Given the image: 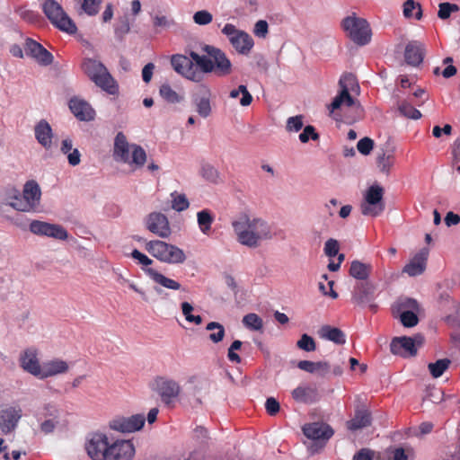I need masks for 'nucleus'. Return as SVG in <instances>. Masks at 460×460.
Here are the masks:
<instances>
[{
    "instance_id": "obj_1",
    "label": "nucleus",
    "mask_w": 460,
    "mask_h": 460,
    "mask_svg": "<svg viewBox=\"0 0 460 460\" xmlns=\"http://www.w3.org/2000/svg\"><path fill=\"white\" fill-rule=\"evenodd\" d=\"M202 49L209 58L195 51H190V57L172 55L171 65L174 71L196 83L203 80L204 74L215 72L217 76H226L232 73V63L220 49L205 45Z\"/></svg>"
},
{
    "instance_id": "obj_2",
    "label": "nucleus",
    "mask_w": 460,
    "mask_h": 460,
    "mask_svg": "<svg viewBox=\"0 0 460 460\" xmlns=\"http://www.w3.org/2000/svg\"><path fill=\"white\" fill-rule=\"evenodd\" d=\"M237 241L249 248H257L262 241L270 240L273 236L271 226L263 218L241 216L232 222Z\"/></svg>"
},
{
    "instance_id": "obj_3",
    "label": "nucleus",
    "mask_w": 460,
    "mask_h": 460,
    "mask_svg": "<svg viewBox=\"0 0 460 460\" xmlns=\"http://www.w3.org/2000/svg\"><path fill=\"white\" fill-rule=\"evenodd\" d=\"M113 158L117 162L139 168L146 164V153L138 145H129L126 136L119 132L114 139Z\"/></svg>"
},
{
    "instance_id": "obj_4",
    "label": "nucleus",
    "mask_w": 460,
    "mask_h": 460,
    "mask_svg": "<svg viewBox=\"0 0 460 460\" xmlns=\"http://www.w3.org/2000/svg\"><path fill=\"white\" fill-rule=\"evenodd\" d=\"M83 70L89 78L103 91L110 94H116L119 86L109 73L106 66L95 59L87 58L82 64Z\"/></svg>"
},
{
    "instance_id": "obj_5",
    "label": "nucleus",
    "mask_w": 460,
    "mask_h": 460,
    "mask_svg": "<svg viewBox=\"0 0 460 460\" xmlns=\"http://www.w3.org/2000/svg\"><path fill=\"white\" fill-rule=\"evenodd\" d=\"M146 249L152 256L163 262L179 264L186 260L185 253L181 249L164 241H150L146 243Z\"/></svg>"
},
{
    "instance_id": "obj_6",
    "label": "nucleus",
    "mask_w": 460,
    "mask_h": 460,
    "mask_svg": "<svg viewBox=\"0 0 460 460\" xmlns=\"http://www.w3.org/2000/svg\"><path fill=\"white\" fill-rule=\"evenodd\" d=\"M43 12L50 22L60 31L74 34L77 27L73 20L55 0H47L43 4Z\"/></svg>"
},
{
    "instance_id": "obj_7",
    "label": "nucleus",
    "mask_w": 460,
    "mask_h": 460,
    "mask_svg": "<svg viewBox=\"0 0 460 460\" xmlns=\"http://www.w3.org/2000/svg\"><path fill=\"white\" fill-rule=\"evenodd\" d=\"M342 28L349 39L358 45L364 46L371 40V30L365 19L348 16L342 21Z\"/></svg>"
},
{
    "instance_id": "obj_8",
    "label": "nucleus",
    "mask_w": 460,
    "mask_h": 460,
    "mask_svg": "<svg viewBox=\"0 0 460 460\" xmlns=\"http://www.w3.org/2000/svg\"><path fill=\"white\" fill-rule=\"evenodd\" d=\"M384 189L379 185L370 186L361 204V213L365 216L377 217L385 209L383 202Z\"/></svg>"
},
{
    "instance_id": "obj_9",
    "label": "nucleus",
    "mask_w": 460,
    "mask_h": 460,
    "mask_svg": "<svg viewBox=\"0 0 460 460\" xmlns=\"http://www.w3.org/2000/svg\"><path fill=\"white\" fill-rule=\"evenodd\" d=\"M375 285L369 281L357 283L352 291L351 302L359 306L369 304L370 309L376 312L377 305L372 304L375 299Z\"/></svg>"
},
{
    "instance_id": "obj_10",
    "label": "nucleus",
    "mask_w": 460,
    "mask_h": 460,
    "mask_svg": "<svg viewBox=\"0 0 460 460\" xmlns=\"http://www.w3.org/2000/svg\"><path fill=\"white\" fill-rule=\"evenodd\" d=\"M109 442L106 435L95 433L85 443V449L93 460H106L109 451Z\"/></svg>"
},
{
    "instance_id": "obj_11",
    "label": "nucleus",
    "mask_w": 460,
    "mask_h": 460,
    "mask_svg": "<svg viewBox=\"0 0 460 460\" xmlns=\"http://www.w3.org/2000/svg\"><path fill=\"white\" fill-rule=\"evenodd\" d=\"M152 388L161 396L162 401L166 404L170 403L173 398L177 397L181 391V387L177 382L164 376L155 378Z\"/></svg>"
},
{
    "instance_id": "obj_12",
    "label": "nucleus",
    "mask_w": 460,
    "mask_h": 460,
    "mask_svg": "<svg viewBox=\"0 0 460 460\" xmlns=\"http://www.w3.org/2000/svg\"><path fill=\"white\" fill-rule=\"evenodd\" d=\"M30 231L37 235L52 237L58 240H66L68 237L67 231L62 226L40 220L31 222Z\"/></svg>"
},
{
    "instance_id": "obj_13",
    "label": "nucleus",
    "mask_w": 460,
    "mask_h": 460,
    "mask_svg": "<svg viewBox=\"0 0 460 460\" xmlns=\"http://www.w3.org/2000/svg\"><path fill=\"white\" fill-rule=\"evenodd\" d=\"M415 342L420 344L422 337L417 336L415 339L406 336L395 337L391 341L390 350L393 354L402 357L415 356L417 353Z\"/></svg>"
},
{
    "instance_id": "obj_14",
    "label": "nucleus",
    "mask_w": 460,
    "mask_h": 460,
    "mask_svg": "<svg viewBox=\"0 0 460 460\" xmlns=\"http://www.w3.org/2000/svg\"><path fill=\"white\" fill-rule=\"evenodd\" d=\"M146 419L143 414H135L130 417H118L111 421V428L119 432H135L141 429Z\"/></svg>"
},
{
    "instance_id": "obj_15",
    "label": "nucleus",
    "mask_w": 460,
    "mask_h": 460,
    "mask_svg": "<svg viewBox=\"0 0 460 460\" xmlns=\"http://www.w3.org/2000/svg\"><path fill=\"white\" fill-rule=\"evenodd\" d=\"M21 367L27 373L40 378L42 366L38 358V350L35 348L24 349L19 358Z\"/></svg>"
},
{
    "instance_id": "obj_16",
    "label": "nucleus",
    "mask_w": 460,
    "mask_h": 460,
    "mask_svg": "<svg viewBox=\"0 0 460 460\" xmlns=\"http://www.w3.org/2000/svg\"><path fill=\"white\" fill-rule=\"evenodd\" d=\"M146 228L153 234L166 238L171 234V227L168 218L160 212L149 214L146 219Z\"/></svg>"
},
{
    "instance_id": "obj_17",
    "label": "nucleus",
    "mask_w": 460,
    "mask_h": 460,
    "mask_svg": "<svg viewBox=\"0 0 460 460\" xmlns=\"http://www.w3.org/2000/svg\"><path fill=\"white\" fill-rule=\"evenodd\" d=\"M135 447L130 440H117L110 445L106 460H131Z\"/></svg>"
},
{
    "instance_id": "obj_18",
    "label": "nucleus",
    "mask_w": 460,
    "mask_h": 460,
    "mask_svg": "<svg viewBox=\"0 0 460 460\" xmlns=\"http://www.w3.org/2000/svg\"><path fill=\"white\" fill-rule=\"evenodd\" d=\"M69 109L79 120L90 121L94 119V110L84 100L72 98L69 101Z\"/></svg>"
},
{
    "instance_id": "obj_19",
    "label": "nucleus",
    "mask_w": 460,
    "mask_h": 460,
    "mask_svg": "<svg viewBox=\"0 0 460 460\" xmlns=\"http://www.w3.org/2000/svg\"><path fill=\"white\" fill-rule=\"evenodd\" d=\"M425 55L424 45L417 40L410 41L404 51V58L408 65L418 66L422 63Z\"/></svg>"
},
{
    "instance_id": "obj_20",
    "label": "nucleus",
    "mask_w": 460,
    "mask_h": 460,
    "mask_svg": "<svg viewBox=\"0 0 460 460\" xmlns=\"http://www.w3.org/2000/svg\"><path fill=\"white\" fill-rule=\"evenodd\" d=\"M304 434L313 440H327L333 435V429L324 423H311L304 427Z\"/></svg>"
},
{
    "instance_id": "obj_21",
    "label": "nucleus",
    "mask_w": 460,
    "mask_h": 460,
    "mask_svg": "<svg viewBox=\"0 0 460 460\" xmlns=\"http://www.w3.org/2000/svg\"><path fill=\"white\" fill-rule=\"evenodd\" d=\"M35 138L40 145L49 150L52 146L53 131L49 123L40 119L34 127Z\"/></svg>"
},
{
    "instance_id": "obj_22",
    "label": "nucleus",
    "mask_w": 460,
    "mask_h": 460,
    "mask_svg": "<svg viewBox=\"0 0 460 460\" xmlns=\"http://www.w3.org/2000/svg\"><path fill=\"white\" fill-rule=\"evenodd\" d=\"M21 418V410L13 407L6 408L0 411V429L7 434L13 430Z\"/></svg>"
},
{
    "instance_id": "obj_23",
    "label": "nucleus",
    "mask_w": 460,
    "mask_h": 460,
    "mask_svg": "<svg viewBox=\"0 0 460 460\" xmlns=\"http://www.w3.org/2000/svg\"><path fill=\"white\" fill-rule=\"evenodd\" d=\"M428 256L429 251L427 249H422L408 264L404 266L403 272L411 277L422 274L426 269Z\"/></svg>"
},
{
    "instance_id": "obj_24",
    "label": "nucleus",
    "mask_w": 460,
    "mask_h": 460,
    "mask_svg": "<svg viewBox=\"0 0 460 460\" xmlns=\"http://www.w3.org/2000/svg\"><path fill=\"white\" fill-rule=\"evenodd\" d=\"M339 84L341 88L340 93L335 96L333 101L328 105L330 115L333 114L335 111L341 107L342 104L347 107H352L355 105V101L350 95L348 86L344 84L343 78L340 79Z\"/></svg>"
},
{
    "instance_id": "obj_25",
    "label": "nucleus",
    "mask_w": 460,
    "mask_h": 460,
    "mask_svg": "<svg viewBox=\"0 0 460 460\" xmlns=\"http://www.w3.org/2000/svg\"><path fill=\"white\" fill-rule=\"evenodd\" d=\"M41 191L35 181H29L24 184L22 190V200L28 203L29 211L34 210L40 204Z\"/></svg>"
},
{
    "instance_id": "obj_26",
    "label": "nucleus",
    "mask_w": 460,
    "mask_h": 460,
    "mask_svg": "<svg viewBox=\"0 0 460 460\" xmlns=\"http://www.w3.org/2000/svg\"><path fill=\"white\" fill-rule=\"evenodd\" d=\"M291 396L295 402L305 404L315 402L319 398L317 389L311 385H298L291 392Z\"/></svg>"
},
{
    "instance_id": "obj_27",
    "label": "nucleus",
    "mask_w": 460,
    "mask_h": 460,
    "mask_svg": "<svg viewBox=\"0 0 460 460\" xmlns=\"http://www.w3.org/2000/svg\"><path fill=\"white\" fill-rule=\"evenodd\" d=\"M68 364L62 359H53L44 362L41 368L40 379H45L68 371Z\"/></svg>"
},
{
    "instance_id": "obj_28",
    "label": "nucleus",
    "mask_w": 460,
    "mask_h": 460,
    "mask_svg": "<svg viewBox=\"0 0 460 460\" xmlns=\"http://www.w3.org/2000/svg\"><path fill=\"white\" fill-rule=\"evenodd\" d=\"M145 271L155 283L163 288L172 290L187 291L186 288H181V285L178 281L163 275L154 269H146Z\"/></svg>"
},
{
    "instance_id": "obj_29",
    "label": "nucleus",
    "mask_w": 460,
    "mask_h": 460,
    "mask_svg": "<svg viewBox=\"0 0 460 460\" xmlns=\"http://www.w3.org/2000/svg\"><path fill=\"white\" fill-rule=\"evenodd\" d=\"M200 97L194 98V103L197 112L203 118H207L211 113L210 96L211 92L206 85H200Z\"/></svg>"
},
{
    "instance_id": "obj_30",
    "label": "nucleus",
    "mask_w": 460,
    "mask_h": 460,
    "mask_svg": "<svg viewBox=\"0 0 460 460\" xmlns=\"http://www.w3.org/2000/svg\"><path fill=\"white\" fill-rule=\"evenodd\" d=\"M373 267L370 263H364L360 261L354 260L350 263L349 274L352 278L361 282L368 281V278L372 272Z\"/></svg>"
},
{
    "instance_id": "obj_31",
    "label": "nucleus",
    "mask_w": 460,
    "mask_h": 460,
    "mask_svg": "<svg viewBox=\"0 0 460 460\" xmlns=\"http://www.w3.org/2000/svg\"><path fill=\"white\" fill-rule=\"evenodd\" d=\"M22 193L15 188H10L6 190V204L18 211L29 212L28 203L22 200Z\"/></svg>"
},
{
    "instance_id": "obj_32",
    "label": "nucleus",
    "mask_w": 460,
    "mask_h": 460,
    "mask_svg": "<svg viewBox=\"0 0 460 460\" xmlns=\"http://www.w3.org/2000/svg\"><path fill=\"white\" fill-rule=\"evenodd\" d=\"M319 335L322 339L331 341L339 345H342L346 342L344 332L337 327L323 325L319 331Z\"/></svg>"
},
{
    "instance_id": "obj_33",
    "label": "nucleus",
    "mask_w": 460,
    "mask_h": 460,
    "mask_svg": "<svg viewBox=\"0 0 460 460\" xmlns=\"http://www.w3.org/2000/svg\"><path fill=\"white\" fill-rule=\"evenodd\" d=\"M102 0H75V8L78 14L95 16L101 8Z\"/></svg>"
},
{
    "instance_id": "obj_34",
    "label": "nucleus",
    "mask_w": 460,
    "mask_h": 460,
    "mask_svg": "<svg viewBox=\"0 0 460 460\" xmlns=\"http://www.w3.org/2000/svg\"><path fill=\"white\" fill-rule=\"evenodd\" d=\"M230 42L235 50L241 54L249 53L253 46L252 38L244 31L230 39Z\"/></svg>"
},
{
    "instance_id": "obj_35",
    "label": "nucleus",
    "mask_w": 460,
    "mask_h": 460,
    "mask_svg": "<svg viewBox=\"0 0 460 460\" xmlns=\"http://www.w3.org/2000/svg\"><path fill=\"white\" fill-rule=\"evenodd\" d=\"M371 424V415L366 410L357 411L353 419L347 422V427L349 430H358Z\"/></svg>"
},
{
    "instance_id": "obj_36",
    "label": "nucleus",
    "mask_w": 460,
    "mask_h": 460,
    "mask_svg": "<svg viewBox=\"0 0 460 460\" xmlns=\"http://www.w3.org/2000/svg\"><path fill=\"white\" fill-rule=\"evenodd\" d=\"M198 225L204 234H208L214 222V217L208 209H203L197 213Z\"/></svg>"
},
{
    "instance_id": "obj_37",
    "label": "nucleus",
    "mask_w": 460,
    "mask_h": 460,
    "mask_svg": "<svg viewBox=\"0 0 460 460\" xmlns=\"http://www.w3.org/2000/svg\"><path fill=\"white\" fill-rule=\"evenodd\" d=\"M130 31V21L128 15L125 14L118 18L114 25V34L117 40H123L124 37Z\"/></svg>"
},
{
    "instance_id": "obj_38",
    "label": "nucleus",
    "mask_w": 460,
    "mask_h": 460,
    "mask_svg": "<svg viewBox=\"0 0 460 460\" xmlns=\"http://www.w3.org/2000/svg\"><path fill=\"white\" fill-rule=\"evenodd\" d=\"M418 311L419 310V305L415 299L412 298H400L398 299L395 304L393 305V312L394 314H401L402 311Z\"/></svg>"
},
{
    "instance_id": "obj_39",
    "label": "nucleus",
    "mask_w": 460,
    "mask_h": 460,
    "mask_svg": "<svg viewBox=\"0 0 460 460\" xmlns=\"http://www.w3.org/2000/svg\"><path fill=\"white\" fill-rule=\"evenodd\" d=\"M403 15L406 18L414 17L416 20H420L422 17L420 4L414 0H407L403 4Z\"/></svg>"
},
{
    "instance_id": "obj_40",
    "label": "nucleus",
    "mask_w": 460,
    "mask_h": 460,
    "mask_svg": "<svg viewBox=\"0 0 460 460\" xmlns=\"http://www.w3.org/2000/svg\"><path fill=\"white\" fill-rule=\"evenodd\" d=\"M451 361L448 358L438 359L434 363H429L428 368L434 378L440 377L449 367Z\"/></svg>"
},
{
    "instance_id": "obj_41",
    "label": "nucleus",
    "mask_w": 460,
    "mask_h": 460,
    "mask_svg": "<svg viewBox=\"0 0 460 460\" xmlns=\"http://www.w3.org/2000/svg\"><path fill=\"white\" fill-rule=\"evenodd\" d=\"M159 94L164 101L170 103H177L183 99L168 84H164L160 86Z\"/></svg>"
},
{
    "instance_id": "obj_42",
    "label": "nucleus",
    "mask_w": 460,
    "mask_h": 460,
    "mask_svg": "<svg viewBox=\"0 0 460 460\" xmlns=\"http://www.w3.org/2000/svg\"><path fill=\"white\" fill-rule=\"evenodd\" d=\"M240 94H242V98L240 100V104L242 106H249L252 102V96L247 90L245 85H239L237 89H234L230 92L229 97L232 99L237 98Z\"/></svg>"
},
{
    "instance_id": "obj_43",
    "label": "nucleus",
    "mask_w": 460,
    "mask_h": 460,
    "mask_svg": "<svg viewBox=\"0 0 460 460\" xmlns=\"http://www.w3.org/2000/svg\"><path fill=\"white\" fill-rule=\"evenodd\" d=\"M398 110L402 116H404L408 119H419L421 118L420 111L419 110H417L416 108H414L407 101H402L401 103H399Z\"/></svg>"
},
{
    "instance_id": "obj_44",
    "label": "nucleus",
    "mask_w": 460,
    "mask_h": 460,
    "mask_svg": "<svg viewBox=\"0 0 460 460\" xmlns=\"http://www.w3.org/2000/svg\"><path fill=\"white\" fill-rule=\"evenodd\" d=\"M200 174L205 180L212 183H217L220 181L219 172L209 164L202 165Z\"/></svg>"
},
{
    "instance_id": "obj_45",
    "label": "nucleus",
    "mask_w": 460,
    "mask_h": 460,
    "mask_svg": "<svg viewBox=\"0 0 460 460\" xmlns=\"http://www.w3.org/2000/svg\"><path fill=\"white\" fill-rule=\"evenodd\" d=\"M171 196L172 198V208L174 210L181 212L189 208L190 203L185 194H179L174 191L171 194Z\"/></svg>"
},
{
    "instance_id": "obj_46",
    "label": "nucleus",
    "mask_w": 460,
    "mask_h": 460,
    "mask_svg": "<svg viewBox=\"0 0 460 460\" xmlns=\"http://www.w3.org/2000/svg\"><path fill=\"white\" fill-rule=\"evenodd\" d=\"M206 329L208 331H212L215 329L217 330V332H213L209 335V339L211 341H213L214 343H218L223 341L225 337V328L221 323L217 322H210L207 324Z\"/></svg>"
},
{
    "instance_id": "obj_47",
    "label": "nucleus",
    "mask_w": 460,
    "mask_h": 460,
    "mask_svg": "<svg viewBox=\"0 0 460 460\" xmlns=\"http://www.w3.org/2000/svg\"><path fill=\"white\" fill-rule=\"evenodd\" d=\"M243 323L249 329L259 331L262 328L263 323L261 318L256 314L251 313L243 318Z\"/></svg>"
},
{
    "instance_id": "obj_48",
    "label": "nucleus",
    "mask_w": 460,
    "mask_h": 460,
    "mask_svg": "<svg viewBox=\"0 0 460 460\" xmlns=\"http://www.w3.org/2000/svg\"><path fill=\"white\" fill-rule=\"evenodd\" d=\"M400 321L404 327H413L418 324L419 318L413 311L406 310L400 314Z\"/></svg>"
},
{
    "instance_id": "obj_49",
    "label": "nucleus",
    "mask_w": 460,
    "mask_h": 460,
    "mask_svg": "<svg viewBox=\"0 0 460 460\" xmlns=\"http://www.w3.org/2000/svg\"><path fill=\"white\" fill-rule=\"evenodd\" d=\"M298 349L306 352L314 351L316 349V343L314 340L308 334H303L300 340L296 342Z\"/></svg>"
},
{
    "instance_id": "obj_50",
    "label": "nucleus",
    "mask_w": 460,
    "mask_h": 460,
    "mask_svg": "<svg viewBox=\"0 0 460 460\" xmlns=\"http://www.w3.org/2000/svg\"><path fill=\"white\" fill-rule=\"evenodd\" d=\"M438 7V16L442 20L449 18L452 13L459 10L457 4L447 2L439 4Z\"/></svg>"
},
{
    "instance_id": "obj_51",
    "label": "nucleus",
    "mask_w": 460,
    "mask_h": 460,
    "mask_svg": "<svg viewBox=\"0 0 460 460\" xmlns=\"http://www.w3.org/2000/svg\"><path fill=\"white\" fill-rule=\"evenodd\" d=\"M213 20L212 14L206 10L198 11L193 15V21L199 25H207Z\"/></svg>"
},
{
    "instance_id": "obj_52",
    "label": "nucleus",
    "mask_w": 460,
    "mask_h": 460,
    "mask_svg": "<svg viewBox=\"0 0 460 460\" xmlns=\"http://www.w3.org/2000/svg\"><path fill=\"white\" fill-rule=\"evenodd\" d=\"M42 45L39 42L35 41L31 38H27L25 41V51L27 55L31 56L32 58H36L39 54L40 50L42 49Z\"/></svg>"
},
{
    "instance_id": "obj_53",
    "label": "nucleus",
    "mask_w": 460,
    "mask_h": 460,
    "mask_svg": "<svg viewBox=\"0 0 460 460\" xmlns=\"http://www.w3.org/2000/svg\"><path fill=\"white\" fill-rule=\"evenodd\" d=\"M242 345H243V342L239 340H236V341H233V343L229 347L228 352H227V358L231 362H234V363L241 362V358L237 353H235V350H239L242 348Z\"/></svg>"
},
{
    "instance_id": "obj_54",
    "label": "nucleus",
    "mask_w": 460,
    "mask_h": 460,
    "mask_svg": "<svg viewBox=\"0 0 460 460\" xmlns=\"http://www.w3.org/2000/svg\"><path fill=\"white\" fill-rule=\"evenodd\" d=\"M373 147L374 141L367 137L361 138L357 144L358 152L364 155H369Z\"/></svg>"
},
{
    "instance_id": "obj_55",
    "label": "nucleus",
    "mask_w": 460,
    "mask_h": 460,
    "mask_svg": "<svg viewBox=\"0 0 460 460\" xmlns=\"http://www.w3.org/2000/svg\"><path fill=\"white\" fill-rule=\"evenodd\" d=\"M394 164V157L392 155H386L385 153L377 157V165L380 170L384 172H389L390 168Z\"/></svg>"
},
{
    "instance_id": "obj_56",
    "label": "nucleus",
    "mask_w": 460,
    "mask_h": 460,
    "mask_svg": "<svg viewBox=\"0 0 460 460\" xmlns=\"http://www.w3.org/2000/svg\"><path fill=\"white\" fill-rule=\"evenodd\" d=\"M339 243L337 240L330 238L324 244V253L330 257H335L339 253Z\"/></svg>"
},
{
    "instance_id": "obj_57",
    "label": "nucleus",
    "mask_w": 460,
    "mask_h": 460,
    "mask_svg": "<svg viewBox=\"0 0 460 460\" xmlns=\"http://www.w3.org/2000/svg\"><path fill=\"white\" fill-rule=\"evenodd\" d=\"M309 138H312L313 140L319 138V135L315 132L314 128L311 125L306 126L303 132L299 135V140L302 143L308 142Z\"/></svg>"
},
{
    "instance_id": "obj_58",
    "label": "nucleus",
    "mask_w": 460,
    "mask_h": 460,
    "mask_svg": "<svg viewBox=\"0 0 460 460\" xmlns=\"http://www.w3.org/2000/svg\"><path fill=\"white\" fill-rule=\"evenodd\" d=\"M153 24L155 28L167 29L174 25V22L165 15H155L153 17Z\"/></svg>"
},
{
    "instance_id": "obj_59",
    "label": "nucleus",
    "mask_w": 460,
    "mask_h": 460,
    "mask_svg": "<svg viewBox=\"0 0 460 460\" xmlns=\"http://www.w3.org/2000/svg\"><path fill=\"white\" fill-rule=\"evenodd\" d=\"M303 127V117L302 116H295L290 117L287 122V129L288 131H299Z\"/></svg>"
},
{
    "instance_id": "obj_60",
    "label": "nucleus",
    "mask_w": 460,
    "mask_h": 460,
    "mask_svg": "<svg viewBox=\"0 0 460 460\" xmlns=\"http://www.w3.org/2000/svg\"><path fill=\"white\" fill-rule=\"evenodd\" d=\"M35 59L41 65L47 66L50 65L53 62L52 54L48 51L44 47L40 50L39 54L36 56Z\"/></svg>"
},
{
    "instance_id": "obj_61",
    "label": "nucleus",
    "mask_w": 460,
    "mask_h": 460,
    "mask_svg": "<svg viewBox=\"0 0 460 460\" xmlns=\"http://www.w3.org/2000/svg\"><path fill=\"white\" fill-rule=\"evenodd\" d=\"M265 408L270 416H274L279 411L280 405L275 398L270 397L265 402Z\"/></svg>"
},
{
    "instance_id": "obj_62",
    "label": "nucleus",
    "mask_w": 460,
    "mask_h": 460,
    "mask_svg": "<svg viewBox=\"0 0 460 460\" xmlns=\"http://www.w3.org/2000/svg\"><path fill=\"white\" fill-rule=\"evenodd\" d=\"M131 257L138 261V262L144 266H148L153 263V261L150 258H148L146 254L142 253L137 249L133 250V252H131Z\"/></svg>"
},
{
    "instance_id": "obj_63",
    "label": "nucleus",
    "mask_w": 460,
    "mask_h": 460,
    "mask_svg": "<svg viewBox=\"0 0 460 460\" xmlns=\"http://www.w3.org/2000/svg\"><path fill=\"white\" fill-rule=\"evenodd\" d=\"M268 23L264 20H260L255 23L254 33L258 37H265L268 33Z\"/></svg>"
},
{
    "instance_id": "obj_64",
    "label": "nucleus",
    "mask_w": 460,
    "mask_h": 460,
    "mask_svg": "<svg viewBox=\"0 0 460 460\" xmlns=\"http://www.w3.org/2000/svg\"><path fill=\"white\" fill-rule=\"evenodd\" d=\"M373 459V452L368 448H362L358 451L352 460H372Z\"/></svg>"
}]
</instances>
